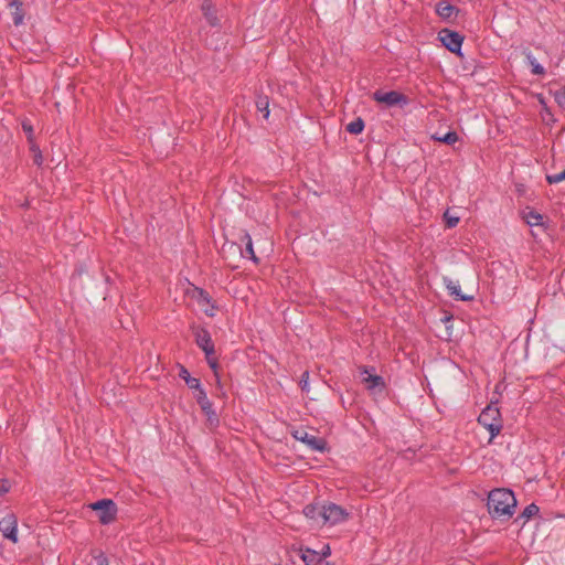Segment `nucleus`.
I'll list each match as a JSON object with an SVG mask.
<instances>
[{"instance_id":"13","label":"nucleus","mask_w":565,"mask_h":565,"mask_svg":"<svg viewBox=\"0 0 565 565\" xmlns=\"http://www.w3.org/2000/svg\"><path fill=\"white\" fill-rule=\"evenodd\" d=\"M460 12V10L450 4L448 1L446 0H441L439 1L437 4H436V13L443 19V20H446V21H450V19L454 17V15H457L458 13Z\"/></svg>"},{"instance_id":"22","label":"nucleus","mask_w":565,"mask_h":565,"mask_svg":"<svg viewBox=\"0 0 565 565\" xmlns=\"http://www.w3.org/2000/svg\"><path fill=\"white\" fill-rule=\"evenodd\" d=\"M242 239L245 241V244H246L245 253L249 256V258L253 262L258 263V258L256 257L254 248H253V242H252L250 235L247 232H244Z\"/></svg>"},{"instance_id":"18","label":"nucleus","mask_w":565,"mask_h":565,"mask_svg":"<svg viewBox=\"0 0 565 565\" xmlns=\"http://www.w3.org/2000/svg\"><path fill=\"white\" fill-rule=\"evenodd\" d=\"M523 218L530 226H537L542 224L543 216L534 210L527 209L523 212Z\"/></svg>"},{"instance_id":"19","label":"nucleus","mask_w":565,"mask_h":565,"mask_svg":"<svg viewBox=\"0 0 565 565\" xmlns=\"http://www.w3.org/2000/svg\"><path fill=\"white\" fill-rule=\"evenodd\" d=\"M524 55L526 58L527 64L532 67V73L535 75H544L545 70L544 67L536 62V58L532 55L531 51L525 50Z\"/></svg>"},{"instance_id":"33","label":"nucleus","mask_w":565,"mask_h":565,"mask_svg":"<svg viewBox=\"0 0 565 565\" xmlns=\"http://www.w3.org/2000/svg\"><path fill=\"white\" fill-rule=\"evenodd\" d=\"M319 555H321V559H323V562H327L326 558L329 557L331 555V548H330V545L329 544H326L322 550L320 552H318Z\"/></svg>"},{"instance_id":"30","label":"nucleus","mask_w":565,"mask_h":565,"mask_svg":"<svg viewBox=\"0 0 565 565\" xmlns=\"http://www.w3.org/2000/svg\"><path fill=\"white\" fill-rule=\"evenodd\" d=\"M444 218L446 221L447 227H449V228L455 227L459 223V217L458 216H451L449 214V211H446L444 213Z\"/></svg>"},{"instance_id":"25","label":"nucleus","mask_w":565,"mask_h":565,"mask_svg":"<svg viewBox=\"0 0 565 565\" xmlns=\"http://www.w3.org/2000/svg\"><path fill=\"white\" fill-rule=\"evenodd\" d=\"M539 511H540L539 507L535 503H531L527 507H525L521 516L529 520L532 516L536 515L539 513Z\"/></svg>"},{"instance_id":"24","label":"nucleus","mask_w":565,"mask_h":565,"mask_svg":"<svg viewBox=\"0 0 565 565\" xmlns=\"http://www.w3.org/2000/svg\"><path fill=\"white\" fill-rule=\"evenodd\" d=\"M30 151H31L32 157H33V162L36 166H41L42 161H43V157H42V152H41L39 146L36 143H31L30 145Z\"/></svg>"},{"instance_id":"17","label":"nucleus","mask_w":565,"mask_h":565,"mask_svg":"<svg viewBox=\"0 0 565 565\" xmlns=\"http://www.w3.org/2000/svg\"><path fill=\"white\" fill-rule=\"evenodd\" d=\"M179 376L182 380H184V382L186 383L189 388L196 391V393H199V390H203L201 387L200 380L196 379V377H192L190 375L189 371L184 366H181L180 372H179Z\"/></svg>"},{"instance_id":"36","label":"nucleus","mask_w":565,"mask_h":565,"mask_svg":"<svg viewBox=\"0 0 565 565\" xmlns=\"http://www.w3.org/2000/svg\"><path fill=\"white\" fill-rule=\"evenodd\" d=\"M200 297L207 302L210 301L209 295L203 289H200Z\"/></svg>"},{"instance_id":"26","label":"nucleus","mask_w":565,"mask_h":565,"mask_svg":"<svg viewBox=\"0 0 565 565\" xmlns=\"http://www.w3.org/2000/svg\"><path fill=\"white\" fill-rule=\"evenodd\" d=\"M12 20H13V24L15 26H19L23 23L24 21V10L23 8H18L15 10L12 11Z\"/></svg>"},{"instance_id":"9","label":"nucleus","mask_w":565,"mask_h":565,"mask_svg":"<svg viewBox=\"0 0 565 565\" xmlns=\"http://www.w3.org/2000/svg\"><path fill=\"white\" fill-rule=\"evenodd\" d=\"M292 436L305 444H307L312 450L323 451L327 443L324 439L310 435L307 430L300 428L294 431Z\"/></svg>"},{"instance_id":"40","label":"nucleus","mask_w":565,"mask_h":565,"mask_svg":"<svg viewBox=\"0 0 565 565\" xmlns=\"http://www.w3.org/2000/svg\"><path fill=\"white\" fill-rule=\"evenodd\" d=\"M522 186H523L522 184H516V189H518L519 192L523 191Z\"/></svg>"},{"instance_id":"37","label":"nucleus","mask_w":565,"mask_h":565,"mask_svg":"<svg viewBox=\"0 0 565 565\" xmlns=\"http://www.w3.org/2000/svg\"><path fill=\"white\" fill-rule=\"evenodd\" d=\"M205 359L207 361V364H210V361H216V359L214 358V354L205 355Z\"/></svg>"},{"instance_id":"4","label":"nucleus","mask_w":565,"mask_h":565,"mask_svg":"<svg viewBox=\"0 0 565 565\" xmlns=\"http://www.w3.org/2000/svg\"><path fill=\"white\" fill-rule=\"evenodd\" d=\"M89 508L99 512L98 519L102 524H109L116 520L117 505L111 499H102L90 503Z\"/></svg>"},{"instance_id":"10","label":"nucleus","mask_w":565,"mask_h":565,"mask_svg":"<svg viewBox=\"0 0 565 565\" xmlns=\"http://www.w3.org/2000/svg\"><path fill=\"white\" fill-rule=\"evenodd\" d=\"M195 342L201 348L205 355L214 354V343L212 341L211 334L206 329H198L195 332Z\"/></svg>"},{"instance_id":"16","label":"nucleus","mask_w":565,"mask_h":565,"mask_svg":"<svg viewBox=\"0 0 565 565\" xmlns=\"http://www.w3.org/2000/svg\"><path fill=\"white\" fill-rule=\"evenodd\" d=\"M444 284L448 289L450 296L455 297L456 299L462 301H471L473 299V296H467L461 294L460 287L450 278L444 277Z\"/></svg>"},{"instance_id":"39","label":"nucleus","mask_w":565,"mask_h":565,"mask_svg":"<svg viewBox=\"0 0 565 565\" xmlns=\"http://www.w3.org/2000/svg\"><path fill=\"white\" fill-rule=\"evenodd\" d=\"M554 177H565V169L562 172L555 174Z\"/></svg>"},{"instance_id":"11","label":"nucleus","mask_w":565,"mask_h":565,"mask_svg":"<svg viewBox=\"0 0 565 565\" xmlns=\"http://www.w3.org/2000/svg\"><path fill=\"white\" fill-rule=\"evenodd\" d=\"M362 382L365 384L367 390H374L376 387L383 388L385 386L384 380L382 376L372 374L369 372L366 366L360 367Z\"/></svg>"},{"instance_id":"41","label":"nucleus","mask_w":565,"mask_h":565,"mask_svg":"<svg viewBox=\"0 0 565 565\" xmlns=\"http://www.w3.org/2000/svg\"><path fill=\"white\" fill-rule=\"evenodd\" d=\"M323 565H332V564H330V563H326V564H323Z\"/></svg>"},{"instance_id":"35","label":"nucleus","mask_w":565,"mask_h":565,"mask_svg":"<svg viewBox=\"0 0 565 565\" xmlns=\"http://www.w3.org/2000/svg\"><path fill=\"white\" fill-rule=\"evenodd\" d=\"M23 3L21 0H12L9 2V7L13 10L18 9V8H22Z\"/></svg>"},{"instance_id":"1","label":"nucleus","mask_w":565,"mask_h":565,"mask_svg":"<svg viewBox=\"0 0 565 565\" xmlns=\"http://www.w3.org/2000/svg\"><path fill=\"white\" fill-rule=\"evenodd\" d=\"M487 507L492 518H511L516 507V499L509 489H494L488 494Z\"/></svg>"},{"instance_id":"14","label":"nucleus","mask_w":565,"mask_h":565,"mask_svg":"<svg viewBox=\"0 0 565 565\" xmlns=\"http://www.w3.org/2000/svg\"><path fill=\"white\" fill-rule=\"evenodd\" d=\"M201 10L203 12L204 18L211 26H217L220 20L216 15V11L211 0H203L201 4Z\"/></svg>"},{"instance_id":"8","label":"nucleus","mask_w":565,"mask_h":565,"mask_svg":"<svg viewBox=\"0 0 565 565\" xmlns=\"http://www.w3.org/2000/svg\"><path fill=\"white\" fill-rule=\"evenodd\" d=\"M195 399L200 405L202 412L206 415L210 426H217L220 423L218 416L214 412L212 403L209 401L205 391L199 390V393H196L195 395Z\"/></svg>"},{"instance_id":"21","label":"nucleus","mask_w":565,"mask_h":565,"mask_svg":"<svg viewBox=\"0 0 565 565\" xmlns=\"http://www.w3.org/2000/svg\"><path fill=\"white\" fill-rule=\"evenodd\" d=\"M364 126V120L361 117H358L347 126V131L352 135H359L363 131Z\"/></svg>"},{"instance_id":"3","label":"nucleus","mask_w":565,"mask_h":565,"mask_svg":"<svg viewBox=\"0 0 565 565\" xmlns=\"http://www.w3.org/2000/svg\"><path fill=\"white\" fill-rule=\"evenodd\" d=\"M372 99L379 104H384L386 107L398 106L401 108L408 105V97L397 90L383 92L377 89L372 94Z\"/></svg>"},{"instance_id":"15","label":"nucleus","mask_w":565,"mask_h":565,"mask_svg":"<svg viewBox=\"0 0 565 565\" xmlns=\"http://www.w3.org/2000/svg\"><path fill=\"white\" fill-rule=\"evenodd\" d=\"M300 552H301V559L305 562L306 565H323L327 563V562H323V559H321V555H319V553L312 548H309V547L302 548L301 547Z\"/></svg>"},{"instance_id":"12","label":"nucleus","mask_w":565,"mask_h":565,"mask_svg":"<svg viewBox=\"0 0 565 565\" xmlns=\"http://www.w3.org/2000/svg\"><path fill=\"white\" fill-rule=\"evenodd\" d=\"M324 504L311 503L305 507L303 514L322 526Z\"/></svg>"},{"instance_id":"5","label":"nucleus","mask_w":565,"mask_h":565,"mask_svg":"<svg viewBox=\"0 0 565 565\" xmlns=\"http://www.w3.org/2000/svg\"><path fill=\"white\" fill-rule=\"evenodd\" d=\"M439 40L448 51L457 54L458 56H462L461 45L463 42V36L458 32L449 29H443L439 32Z\"/></svg>"},{"instance_id":"31","label":"nucleus","mask_w":565,"mask_h":565,"mask_svg":"<svg viewBox=\"0 0 565 565\" xmlns=\"http://www.w3.org/2000/svg\"><path fill=\"white\" fill-rule=\"evenodd\" d=\"M300 386H301L302 391L309 390V372L308 371L302 373L301 379H300Z\"/></svg>"},{"instance_id":"38","label":"nucleus","mask_w":565,"mask_h":565,"mask_svg":"<svg viewBox=\"0 0 565 565\" xmlns=\"http://www.w3.org/2000/svg\"><path fill=\"white\" fill-rule=\"evenodd\" d=\"M550 184L562 181L563 179H546Z\"/></svg>"},{"instance_id":"28","label":"nucleus","mask_w":565,"mask_h":565,"mask_svg":"<svg viewBox=\"0 0 565 565\" xmlns=\"http://www.w3.org/2000/svg\"><path fill=\"white\" fill-rule=\"evenodd\" d=\"M554 98L558 106L565 110V86L554 93Z\"/></svg>"},{"instance_id":"23","label":"nucleus","mask_w":565,"mask_h":565,"mask_svg":"<svg viewBox=\"0 0 565 565\" xmlns=\"http://www.w3.org/2000/svg\"><path fill=\"white\" fill-rule=\"evenodd\" d=\"M437 141L444 142L446 145H454L458 141V134L456 131H448L444 136H434Z\"/></svg>"},{"instance_id":"27","label":"nucleus","mask_w":565,"mask_h":565,"mask_svg":"<svg viewBox=\"0 0 565 565\" xmlns=\"http://www.w3.org/2000/svg\"><path fill=\"white\" fill-rule=\"evenodd\" d=\"M22 129L26 134L29 145L35 143L34 137H33V126L31 125V122L29 120L22 121Z\"/></svg>"},{"instance_id":"29","label":"nucleus","mask_w":565,"mask_h":565,"mask_svg":"<svg viewBox=\"0 0 565 565\" xmlns=\"http://www.w3.org/2000/svg\"><path fill=\"white\" fill-rule=\"evenodd\" d=\"M96 565H109V559L104 555L102 551H93Z\"/></svg>"},{"instance_id":"2","label":"nucleus","mask_w":565,"mask_h":565,"mask_svg":"<svg viewBox=\"0 0 565 565\" xmlns=\"http://www.w3.org/2000/svg\"><path fill=\"white\" fill-rule=\"evenodd\" d=\"M478 423L488 429L491 441L502 429V418L499 407L494 404L488 405L479 415Z\"/></svg>"},{"instance_id":"20","label":"nucleus","mask_w":565,"mask_h":565,"mask_svg":"<svg viewBox=\"0 0 565 565\" xmlns=\"http://www.w3.org/2000/svg\"><path fill=\"white\" fill-rule=\"evenodd\" d=\"M256 108L259 113H262L264 115V118H268L269 117V98L268 96H257V99H256Z\"/></svg>"},{"instance_id":"34","label":"nucleus","mask_w":565,"mask_h":565,"mask_svg":"<svg viewBox=\"0 0 565 565\" xmlns=\"http://www.w3.org/2000/svg\"><path fill=\"white\" fill-rule=\"evenodd\" d=\"M10 489L9 481L6 479H0V493H7Z\"/></svg>"},{"instance_id":"7","label":"nucleus","mask_w":565,"mask_h":565,"mask_svg":"<svg viewBox=\"0 0 565 565\" xmlns=\"http://www.w3.org/2000/svg\"><path fill=\"white\" fill-rule=\"evenodd\" d=\"M0 532L13 543L18 542V520L13 513H7L0 520Z\"/></svg>"},{"instance_id":"6","label":"nucleus","mask_w":565,"mask_h":565,"mask_svg":"<svg viewBox=\"0 0 565 565\" xmlns=\"http://www.w3.org/2000/svg\"><path fill=\"white\" fill-rule=\"evenodd\" d=\"M349 513L342 507L329 502L324 504L322 525H335L345 521Z\"/></svg>"},{"instance_id":"32","label":"nucleus","mask_w":565,"mask_h":565,"mask_svg":"<svg viewBox=\"0 0 565 565\" xmlns=\"http://www.w3.org/2000/svg\"><path fill=\"white\" fill-rule=\"evenodd\" d=\"M210 367L213 370L217 385H220L218 363L216 361H210Z\"/></svg>"}]
</instances>
